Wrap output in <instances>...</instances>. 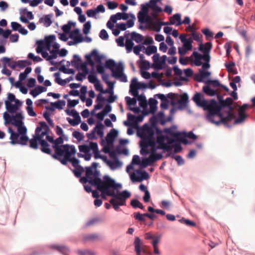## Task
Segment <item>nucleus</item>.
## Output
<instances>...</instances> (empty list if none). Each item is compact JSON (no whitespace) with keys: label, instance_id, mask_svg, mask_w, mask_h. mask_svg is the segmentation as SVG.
Here are the masks:
<instances>
[{"label":"nucleus","instance_id":"nucleus-1","mask_svg":"<svg viewBox=\"0 0 255 255\" xmlns=\"http://www.w3.org/2000/svg\"><path fill=\"white\" fill-rule=\"evenodd\" d=\"M193 101L199 107L208 111L207 119L216 126L222 124L225 126L230 127L228 122H231L235 118L232 107L233 100L227 98L226 100L220 101V105L215 100L208 101L201 98V94L196 93L192 98Z\"/></svg>","mask_w":255,"mask_h":255},{"label":"nucleus","instance_id":"nucleus-2","mask_svg":"<svg viewBox=\"0 0 255 255\" xmlns=\"http://www.w3.org/2000/svg\"><path fill=\"white\" fill-rule=\"evenodd\" d=\"M49 128L46 123L44 122L39 123V126L35 129V134L29 140V146L33 149H37L38 148V143L41 145V150L48 154H51V150L49 147V145L44 138L48 134Z\"/></svg>","mask_w":255,"mask_h":255},{"label":"nucleus","instance_id":"nucleus-3","mask_svg":"<svg viewBox=\"0 0 255 255\" xmlns=\"http://www.w3.org/2000/svg\"><path fill=\"white\" fill-rule=\"evenodd\" d=\"M97 176L94 180H91L92 185L96 187L102 194L112 197L115 195V190L122 188L121 184L116 183L115 181L109 176H104L102 180Z\"/></svg>","mask_w":255,"mask_h":255},{"label":"nucleus","instance_id":"nucleus-4","mask_svg":"<svg viewBox=\"0 0 255 255\" xmlns=\"http://www.w3.org/2000/svg\"><path fill=\"white\" fill-rule=\"evenodd\" d=\"M5 109L7 112L3 114L4 121V125L11 124L16 127V115L11 116V114L16 113V98L13 94L8 93L7 94V100L5 101Z\"/></svg>","mask_w":255,"mask_h":255},{"label":"nucleus","instance_id":"nucleus-5","mask_svg":"<svg viewBox=\"0 0 255 255\" xmlns=\"http://www.w3.org/2000/svg\"><path fill=\"white\" fill-rule=\"evenodd\" d=\"M65 150L63 151V153L61 155L57 154L56 153L52 154V157L55 159L59 160L63 165H67V162H70V157L74 155L76 152V150L74 145L66 144V145L63 146Z\"/></svg>","mask_w":255,"mask_h":255},{"label":"nucleus","instance_id":"nucleus-6","mask_svg":"<svg viewBox=\"0 0 255 255\" xmlns=\"http://www.w3.org/2000/svg\"><path fill=\"white\" fill-rule=\"evenodd\" d=\"M98 166V163L93 162L91 166L86 167V176L81 177L80 179V181L83 184L89 182L92 185V183L93 182H91L90 181L94 180L97 176L100 175L99 171L97 170Z\"/></svg>","mask_w":255,"mask_h":255},{"label":"nucleus","instance_id":"nucleus-7","mask_svg":"<svg viewBox=\"0 0 255 255\" xmlns=\"http://www.w3.org/2000/svg\"><path fill=\"white\" fill-rule=\"evenodd\" d=\"M175 142L176 139L174 138H171L168 136L160 135L157 139V143L158 144L157 148L169 152L173 148V145L172 144Z\"/></svg>","mask_w":255,"mask_h":255},{"label":"nucleus","instance_id":"nucleus-8","mask_svg":"<svg viewBox=\"0 0 255 255\" xmlns=\"http://www.w3.org/2000/svg\"><path fill=\"white\" fill-rule=\"evenodd\" d=\"M124 67L122 63H119L118 66L115 69V71H113V77L120 79V81L123 82H127V76L124 74Z\"/></svg>","mask_w":255,"mask_h":255},{"label":"nucleus","instance_id":"nucleus-9","mask_svg":"<svg viewBox=\"0 0 255 255\" xmlns=\"http://www.w3.org/2000/svg\"><path fill=\"white\" fill-rule=\"evenodd\" d=\"M63 142V136H59L54 140L52 148L54 149L55 153H56L57 155H61L63 153V151L65 150L63 146L66 145V144L61 145Z\"/></svg>","mask_w":255,"mask_h":255},{"label":"nucleus","instance_id":"nucleus-10","mask_svg":"<svg viewBox=\"0 0 255 255\" xmlns=\"http://www.w3.org/2000/svg\"><path fill=\"white\" fill-rule=\"evenodd\" d=\"M247 108V106L246 105H244L239 108V117L238 118H235V125L241 124L245 122L248 117V115L245 113ZM233 120H234V119Z\"/></svg>","mask_w":255,"mask_h":255},{"label":"nucleus","instance_id":"nucleus-11","mask_svg":"<svg viewBox=\"0 0 255 255\" xmlns=\"http://www.w3.org/2000/svg\"><path fill=\"white\" fill-rule=\"evenodd\" d=\"M143 141L141 143V146L142 147V149L140 151L141 154H143V151H144L146 153H148L149 151L147 149H144V148H147L148 146H151V147H154L155 146V141L154 137H147L145 138H143Z\"/></svg>","mask_w":255,"mask_h":255},{"label":"nucleus","instance_id":"nucleus-12","mask_svg":"<svg viewBox=\"0 0 255 255\" xmlns=\"http://www.w3.org/2000/svg\"><path fill=\"white\" fill-rule=\"evenodd\" d=\"M21 114L17 113V143H18V134H26L27 128L23 125L20 120Z\"/></svg>","mask_w":255,"mask_h":255},{"label":"nucleus","instance_id":"nucleus-13","mask_svg":"<svg viewBox=\"0 0 255 255\" xmlns=\"http://www.w3.org/2000/svg\"><path fill=\"white\" fill-rule=\"evenodd\" d=\"M134 246L136 255H140L141 253L144 254L146 253L145 250L146 246L142 243L139 237H136L135 238Z\"/></svg>","mask_w":255,"mask_h":255},{"label":"nucleus","instance_id":"nucleus-14","mask_svg":"<svg viewBox=\"0 0 255 255\" xmlns=\"http://www.w3.org/2000/svg\"><path fill=\"white\" fill-rule=\"evenodd\" d=\"M136 172L140 174L141 176H137L135 173H132L130 177L132 182H141L142 180L148 179L149 177L148 174L145 171H141L137 170L136 171Z\"/></svg>","mask_w":255,"mask_h":255},{"label":"nucleus","instance_id":"nucleus-15","mask_svg":"<svg viewBox=\"0 0 255 255\" xmlns=\"http://www.w3.org/2000/svg\"><path fill=\"white\" fill-rule=\"evenodd\" d=\"M155 132L154 128L145 125L143 126L140 137L142 139L153 137Z\"/></svg>","mask_w":255,"mask_h":255},{"label":"nucleus","instance_id":"nucleus-16","mask_svg":"<svg viewBox=\"0 0 255 255\" xmlns=\"http://www.w3.org/2000/svg\"><path fill=\"white\" fill-rule=\"evenodd\" d=\"M130 192L125 190L118 194L115 192V195H113L112 197L120 200L121 205H126V200L130 196Z\"/></svg>","mask_w":255,"mask_h":255},{"label":"nucleus","instance_id":"nucleus-17","mask_svg":"<svg viewBox=\"0 0 255 255\" xmlns=\"http://www.w3.org/2000/svg\"><path fill=\"white\" fill-rule=\"evenodd\" d=\"M192 56L195 58L194 64L197 66H200L202 64L201 60L203 59L205 62H209V57L207 55H202L196 51H194Z\"/></svg>","mask_w":255,"mask_h":255},{"label":"nucleus","instance_id":"nucleus-18","mask_svg":"<svg viewBox=\"0 0 255 255\" xmlns=\"http://www.w3.org/2000/svg\"><path fill=\"white\" fill-rule=\"evenodd\" d=\"M138 81L136 78H133L131 81V83L130 84V89H129V92L131 93V94L135 97H138V89H139V86H138Z\"/></svg>","mask_w":255,"mask_h":255},{"label":"nucleus","instance_id":"nucleus-19","mask_svg":"<svg viewBox=\"0 0 255 255\" xmlns=\"http://www.w3.org/2000/svg\"><path fill=\"white\" fill-rule=\"evenodd\" d=\"M79 151L81 152L84 153V158L86 161H89L90 160L92 157V154L90 153V151L91 150L90 148V144L89 145L83 144L79 145L78 146Z\"/></svg>","mask_w":255,"mask_h":255},{"label":"nucleus","instance_id":"nucleus-20","mask_svg":"<svg viewBox=\"0 0 255 255\" xmlns=\"http://www.w3.org/2000/svg\"><path fill=\"white\" fill-rule=\"evenodd\" d=\"M90 148L91 150L93 151L94 153V157L95 159L101 158L104 160V161L106 160V157L101 155L100 154V152L99 151L98 144L96 142H90Z\"/></svg>","mask_w":255,"mask_h":255},{"label":"nucleus","instance_id":"nucleus-21","mask_svg":"<svg viewBox=\"0 0 255 255\" xmlns=\"http://www.w3.org/2000/svg\"><path fill=\"white\" fill-rule=\"evenodd\" d=\"M212 48V44L211 42H207L204 45L200 44L199 47V50L203 52V55H207L209 57V60L210 61L211 57L210 56V51Z\"/></svg>","mask_w":255,"mask_h":255},{"label":"nucleus","instance_id":"nucleus-22","mask_svg":"<svg viewBox=\"0 0 255 255\" xmlns=\"http://www.w3.org/2000/svg\"><path fill=\"white\" fill-rule=\"evenodd\" d=\"M69 37L73 39L76 43L81 42L83 40V37L80 34L79 29H75L72 31L70 33Z\"/></svg>","mask_w":255,"mask_h":255},{"label":"nucleus","instance_id":"nucleus-23","mask_svg":"<svg viewBox=\"0 0 255 255\" xmlns=\"http://www.w3.org/2000/svg\"><path fill=\"white\" fill-rule=\"evenodd\" d=\"M55 40V36L51 35L45 37L44 40H43V44L45 46V48L48 51H50V47L53 41Z\"/></svg>","mask_w":255,"mask_h":255},{"label":"nucleus","instance_id":"nucleus-24","mask_svg":"<svg viewBox=\"0 0 255 255\" xmlns=\"http://www.w3.org/2000/svg\"><path fill=\"white\" fill-rule=\"evenodd\" d=\"M118 132L115 129H112L110 132H109L106 137V140L108 144L112 143L116 137L118 135Z\"/></svg>","mask_w":255,"mask_h":255},{"label":"nucleus","instance_id":"nucleus-25","mask_svg":"<svg viewBox=\"0 0 255 255\" xmlns=\"http://www.w3.org/2000/svg\"><path fill=\"white\" fill-rule=\"evenodd\" d=\"M189 97L187 93H184L181 96L180 99L178 101L180 108H185L187 107L188 103Z\"/></svg>","mask_w":255,"mask_h":255},{"label":"nucleus","instance_id":"nucleus-26","mask_svg":"<svg viewBox=\"0 0 255 255\" xmlns=\"http://www.w3.org/2000/svg\"><path fill=\"white\" fill-rule=\"evenodd\" d=\"M47 90V88L41 86H38L35 87L34 89L32 90L30 92V95H31L33 97H36L39 94L45 92Z\"/></svg>","mask_w":255,"mask_h":255},{"label":"nucleus","instance_id":"nucleus-27","mask_svg":"<svg viewBox=\"0 0 255 255\" xmlns=\"http://www.w3.org/2000/svg\"><path fill=\"white\" fill-rule=\"evenodd\" d=\"M104 126L101 122H97L96 127L93 129L94 131L97 132V134L100 137H102L104 135Z\"/></svg>","mask_w":255,"mask_h":255},{"label":"nucleus","instance_id":"nucleus-28","mask_svg":"<svg viewBox=\"0 0 255 255\" xmlns=\"http://www.w3.org/2000/svg\"><path fill=\"white\" fill-rule=\"evenodd\" d=\"M200 74L196 76V80L198 82H202L203 79L208 77L210 75L209 72L205 71L204 70H199Z\"/></svg>","mask_w":255,"mask_h":255},{"label":"nucleus","instance_id":"nucleus-29","mask_svg":"<svg viewBox=\"0 0 255 255\" xmlns=\"http://www.w3.org/2000/svg\"><path fill=\"white\" fill-rule=\"evenodd\" d=\"M39 22L40 23H43L44 25L46 27L49 26L52 22L50 15H46L44 17L40 18Z\"/></svg>","mask_w":255,"mask_h":255},{"label":"nucleus","instance_id":"nucleus-30","mask_svg":"<svg viewBox=\"0 0 255 255\" xmlns=\"http://www.w3.org/2000/svg\"><path fill=\"white\" fill-rule=\"evenodd\" d=\"M105 162L110 167L111 169H115L121 166V163L118 159L116 160L115 161H112L110 160H108L106 159Z\"/></svg>","mask_w":255,"mask_h":255},{"label":"nucleus","instance_id":"nucleus-31","mask_svg":"<svg viewBox=\"0 0 255 255\" xmlns=\"http://www.w3.org/2000/svg\"><path fill=\"white\" fill-rule=\"evenodd\" d=\"M118 65L116 64L115 62L112 59H109L106 61L105 63V67L110 69L112 72V74H113V71H115V70L113 69V68L115 67L116 68Z\"/></svg>","mask_w":255,"mask_h":255},{"label":"nucleus","instance_id":"nucleus-32","mask_svg":"<svg viewBox=\"0 0 255 255\" xmlns=\"http://www.w3.org/2000/svg\"><path fill=\"white\" fill-rule=\"evenodd\" d=\"M29 139L26 134H18V143L22 145H26L27 142H29Z\"/></svg>","mask_w":255,"mask_h":255},{"label":"nucleus","instance_id":"nucleus-33","mask_svg":"<svg viewBox=\"0 0 255 255\" xmlns=\"http://www.w3.org/2000/svg\"><path fill=\"white\" fill-rule=\"evenodd\" d=\"M130 35L131 39L134 40L136 43H140L143 40V36L135 32H132Z\"/></svg>","mask_w":255,"mask_h":255},{"label":"nucleus","instance_id":"nucleus-34","mask_svg":"<svg viewBox=\"0 0 255 255\" xmlns=\"http://www.w3.org/2000/svg\"><path fill=\"white\" fill-rule=\"evenodd\" d=\"M203 92L207 95L214 96L216 95V92L212 89L209 86H205L203 87Z\"/></svg>","mask_w":255,"mask_h":255},{"label":"nucleus","instance_id":"nucleus-35","mask_svg":"<svg viewBox=\"0 0 255 255\" xmlns=\"http://www.w3.org/2000/svg\"><path fill=\"white\" fill-rule=\"evenodd\" d=\"M20 14L27 18L31 20L34 18L32 12L28 11L26 8L21 9L20 10Z\"/></svg>","mask_w":255,"mask_h":255},{"label":"nucleus","instance_id":"nucleus-36","mask_svg":"<svg viewBox=\"0 0 255 255\" xmlns=\"http://www.w3.org/2000/svg\"><path fill=\"white\" fill-rule=\"evenodd\" d=\"M92 55L94 57V60L95 62L99 64H101L102 63V59L103 56L100 55L97 50L94 49L91 52Z\"/></svg>","mask_w":255,"mask_h":255},{"label":"nucleus","instance_id":"nucleus-37","mask_svg":"<svg viewBox=\"0 0 255 255\" xmlns=\"http://www.w3.org/2000/svg\"><path fill=\"white\" fill-rule=\"evenodd\" d=\"M32 69L31 67H26L25 71L23 73H20L19 75V81H22L26 79L27 75L31 72Z\"/></svg>","mask_w":255,"mask_h":255},{"label":"nucleus","instance_id":"nucleus-38","mask_svg":"<svg viewBox=\"0 0 255 255\" xmlns=\"http://www.w3.org/2000/svg\"><path fill=\"white\" fill-rule=\"evenodd\" d=\"M53 248L64 255H66L69 252V249L65 246L54 245L53 246Z\"/></svg>","mask_w":255,"mask_h":255},{"label":"nucleus","instance_id":"nucleus-39","mask_svg":"<svg viewBox=\"0 0 255 255\" xmlns=\"http://www.w3.org/2000/svg\"><path fill=\"white\" fill-rule=\"evenodd\" d=\"M110 203L112 205L113 208L116 211H118L120 206H124L125 205H121V201L117 199L113 198L110 200Z\"/></svg>","mask_w":255,"mask_h":255},{"label":"nucleus","instance_id":"nucleus-40","mask_svg":"<svg viewBox=\"0 0 255 255\" xmlns=\"http://www.w3.org/2000/svg\"><path fill=\"white\" fill-rule=\"evenodd\" d=\"M66 102L64 100H59L54 103H51V105L54 108L59 110H61L63 107L65 105Z\"/></svg>","mask_w":255,"mask_h":255},{"label":"nucleus","instance_id":"nucleus-41","mask_svg":"<svg viewBox=\"0 0 255 255\" xmlns=\"http://www.w3.org/2000/svg\"><path fill=\"white\" fill-rule=\"evenodd\" d=\"M163 133H167L176 138L181 134L180 132H174L170 128H165L163 129Z\"/></svg>","mask_w":255,"mask_h":255},{"label":"nucleus","instance_id":"nucleus-42","mask_svg":"<svg viewBox=\"0 0 255 255\" xmlns=\"http://www.w3.org/2000/svg\"><path fill=\"white\" fill-rule=\"evenodd\" d=\"M81 62V58L77 55H74L73 56V59L71 61V64L72 66H74L77 69L79 68V65Z\"/></svg>","mask_w":255,"mask_h":255},{"label":"nucleus","instance_id":"nucleus-43","mask_svg":"<svg viewBox=\"0 0 255 255\" xmlns=\"http://www.w3.org/2000/svg\"><path fill=\"white\" fill-rule=\"evenodd\" d=\"M60 75L59 72H56L54 74V76L55 78V82L61 86H65L66 84V82L60 78Z\"/></svg>","mask_w":255,"mask_h":255},{"label":"nucleus","instance_id":"nucleus-44","mask_svg":"<svg viewBox=\"0 0 255 255\" xmlns=\"http://www.w3.org/2000/svg\"><path fill=\"white\" fill-rule=\"evenodd\" d=\"M131 206L134 208H139L141 209H144V206L137 199H133L130 202Z\"/></svg>","mask_w":255,"mask_h":255},{"label":"nucleus","instance_id":"nucleus-45","mask_svg":"<svg viewBox=\"0 0 255 255\" xmlns=\"http://www.w3.org/2000/svg\"><path fill=\"white\" fill-rule=\"evenodd\" d=\"M157 51V48L155 46H149L146 48L144 53L147 55H150L152 54L155 53Z\"/></svg>","mask_w":255,"mask_h":255},{"label":"nucleus","instance_id":"nucleus-46","mask_svg":"<svg viewBox=\"0 0 255 255\" xmlns=\"http://www.w3.org/2000/svg\"><path fill=\"white\" fill-rule=\"evenodd\" d=\"M137 99L139 102V105L140 107L145 108L146 107L147 103L144 96L140 95L137 97Z\"/></svg>","mask_w":255,"mask_h":255},{"label":"nucleus","instance_id":"nucleus-47","mask_svg":"<svg viewBox=\"0 0 255 255\" xmlns=\"http://www.w3.org/2000/svg\"><path fill=\"white\" fill-rule=\"evenodd\" d=\"M133 45L134 43L132 42V39H126L125 46L128 53H129L131 51L132 49L133 48Z\"/></svg>","mask_w":255,"mask_h":255},{"label":"nucleus","instance_id":"nucleus-48","mask_svg":"<svg viewBox=\"0 0 255 255\" xmlns=\"http://www.w3.org/2000/svg\"><path fill=\"white\" fill-rule=\"evenodd\" d=\"M67 121L72 126L75 127L79 124L81 122V118H74V119H71L70 118H67Z\"/></svg>","mask_w":255,"mask_h":255},{"label":"nucleus","instance_id":"nucleus-49","mask_svg":"<svg viewBox=\"0 0 255 255\" xmlns=\"http://www.w3.org/2000/svg\"><path fill=\"white\" fill-rule=\"evenodd\" d=\"M8 131L10 134V139L12 144H16V132H15L11 128L9 127Z\"/></svg>","mask_w":255,"mask_h":255},{"label":"nucleus","instance_id":"nucleus-50","mask_svg":"<svg viewBox=\"0 0 255 255\" xmlns=\"http://www.w3.org/2000/svg\"><path fill=\"white\" fill-rule=\"evenodd\" d=\"M137 18L138 21L140 23H144L147 21L146 18H149V16L146 14L138 12L137 14Z\"/></svg>","mask_w":255,"mask_h":255},{"label":"nucleus","instance_id":"nucleus-51","mask_svg":"<svg viewBox=\"0 0 255 255\" xmlns=\"http://www.w3.org/2000/svg\"><path fill=\"white\" fill-rule=\"evenodd\" d=\"M193 41L191 38H188V40L183 43V47L187 51H190L192 49Z\"/></svg>","mask_w":255,"mask_h":255},{"label":"nucleus","instance_id":"nucleus-52","mask_svg":"<svg viewBox=\"0 0 255 255\" xmlns=\"http://www.w3.org/2000/svg\"><path fill=\"white\" fill-rule=\"evenodd\" d=\"M149 103L151 111L153 113L154 112L156 109V105L157 103V101L154 99L150 98L149 100Z\"/></svg>","mask_w":255,"mask_h":255},{"label":"nucleus","instance_id":"nucleus-53","mask_svg":"<svg viewBox=\"0 0 255 255\" xmlns=\"http://www.w3.org/2000/svg\"><path fill=\"white\" fill-rule=\"evenodd\" d=\"M100 239V236L97 234L88 235L84 238V240L86 241H96Z\"/></svg>","mask_w":255,"mask_h":255},{"label":"nucleus","instance_id":"nucleus-54","mask_svg":"<svg viewBox=\"0 0 255 255\" xmlns=\"http://www.w3.org/2000/svg\"><path fill=\"white\" fill-rule=\"evenodd\" d=\"M1 61L4 64H8V65L11 67L12 69L15 68L16 67V62H14L12 63H10V59L7 57H3L1 59Z\"/></svg>","mask_w":255,"mask_h":255},{"label":"nucleus","instance_id":"nucleus-55","mask_svg":"<svg viewBox=\"0 0 255 255\" xmlns=\"http://www.w3.org/2000/svg\"><path fill=\"white\" fill-rule=\"evenodd\" d=\"M108 85L109 88L106 90H104L102 91L103 94H109L110 95H112L114 94V83H108Z\"/></svg>","mask_w":255,"mask_h":255},{"label":"nucleus","instance_id":"nucleus-56","mask_svg":"<svg viewBox=\"0 0 255 255\" xmlns=\"http://www.w3.org/2000/svg\"><path fill=\"white\" fill-rule=\"evenodd\" d=\"M37 47L36 48V52L38 53H41L45 46L43 44V40H39L37 42Z\"/></svg>","mask_w":255,"mask_h":255},{"label":"nucleus","instance_id":"nucleus-57","mask_svg":"<svg viewBox=\"0 0 255 255\" xmlns=\"http://www.w3.org/2000/svg\"><path fill=\"white\" fill-rule=\"evenodd\" d=\"M75 169L73 170V172L76 177L79 178L81 176L82 173L84 171V168L82 166L75 167Z\"/></svg>","mask_w":255,"mask_h":255},{"label":"nucleus","instance_id":"nucleus-58","mask_svg":"<svg viewBox=\"0 0 255 255\" xmlns=\"http://www.w3.org/2000/svg\"><path fill=\"white\" fill-rule=\"evenodd\" d=\"M175 21H176L177 22V23H179V22H181V15L179 13H176L173 15V16L172 17V19H170V23L171 24H175Z\"/></svg>","mask_w":255,"mask_h":255},{"label":"nucleus","instance_id":"nucleus-59","mask_svg":"<svg viewBox=\"0 0 255 255\" xmlns=\"http://www.w3.org/2000/svg\"><path fill=\"white\" fill-rule=\"evenodd\" d=\"M74 24V23H73L71 21H69L68 24H65L62 26V29L65 33H68L70 32L71 30L72 25Z\"/></svg>","mask_w":255,"mask_h":255},{"label":"nucleus","instance_id":"nucleus-60","mask_svg":"<svg viewBox=\"0 0 255 255\" xmlns=\"http://www.w3.org/2000/svg\"><path fill=\"white\" fill-rule=\"evenodd\" d=\"M91 27V24L90 21H87L84 24V27L83 29V32L85 34H88Z\"/></svg>","mask_w":255,"mask_h":255},{"label":"nucleus","instance_id":"nucleus-61","mask_svg":"<svg viewBox=\"0 0 255 255\" xmlns=\"http://www.w3.org/2000/svg\"><path fill=\"white\" fill-rule=\"evenodd\" d=\"M179 221L189 226L194 227L196 226V223L194 222L184 218L179 220Z\"/></svg>","mask_w":255,"mask_h":255},{"label":"nucleus","instance_id":"nucleus-62","mask_svg":"<svg viewBox=\"0 0 255 255\" xmlns=\"http://www.w3.org/2000/svg\"><path fill=\"white\" fill-rule=\"evenodd\" d=\"M31 62L27 60H19L17 61V66L20 68H24L26 66L30 65Z\"/></svg>","mask_w":255,"mask_h":255},{"label":"nucleus","instance_id":"nucleus-63","mask_svg":"<svg viewBox=\"0 0 255 255\" xmlns=\"http://www.w3.org/2000/svg\"><path fill=\"white\" fill-rule=\"evenodd\" d=\"M125 99L127 104L129 106H134L136 104V100L135 98H131L127 96L125 98Z\"/></svg>","mask_w":255,"mask_h":255},{"label":"nucleus","instance_id":"nucleus-64","mask_svg":"<svg viewBox=\"0 0 255 255\" xmlns=\"http://www.w3.org/2000/svg\"><path fill=\"white\" fill-rule=\"evenodd\" d=\"M72 135L73 137L76 138L79 141L83 140L84 137L83 134L78 131H74L73 132Z\"/></svg>","mask_w":255,"mask_h":255}]
</instances>
